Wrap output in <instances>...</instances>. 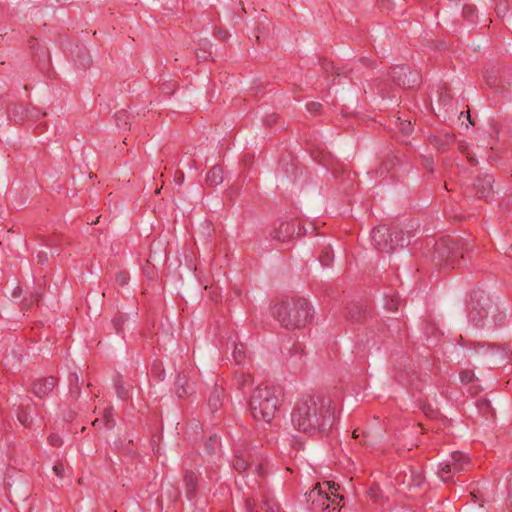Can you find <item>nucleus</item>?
I'll list each match as a JSON object with an SVG mask.
<instances>
[{"label": "nucleus", "instance_id": "nucleus-1", "mask_svg": "<svg viewBox=\"0 0 512 512\" xmlns=\"http://www.w3.org/2000/svg\"><path fill=\"white\" fill-rule=\"evenodd\" d=\"M293 426L304 433H326L335 424V406L329 397L305 396L299 399L292 411Z\"/></svg>", "mask_w": 512, "mask_h": 512}, {"label": "nucleus", "instance_id": "nucleus-2", "mask_svg": "<svg viewBox=\"0 0 512 512\" xmlns=\"http://www.w3.org/2000/svg\"><path fill=\"white\" fill-rule=\"evenodd\" d=\"M274 318L286 329H300L311 322L313 310L305 298L281 301L272 308Z\"/></svg>", "mask_w": 512, "mask_h": 512}, {"label": "nucleus", "instance_id": "nucleus-3", "mask_svg": "<svg viewBox=\"0 0 512 512\" xmlns=\"http://www.w3.org/2000/svg\"><path fill=\"white\" fill-rule=\"evenodd\" d=\"M470 247L471 243L467 240L452 237L442 238L434 245L433 260L440 266L459 267Z\"/></svg>", "mask_w": 512, "mask_h": 512}, {"label": "nucleus", "instance_id": "nucleus-4", "mask_svg": "<svg viewBox=\"0 0 512 512\" xmlns=\"http://www.w3.org/2000/svg\"><path fill=\"white\" fill-rule=\"evenodd\" d=\"M249 406L256 421L270 423L278 408V397L273 388L259 386L253 391Z\"/></svg>", "mask_w": 512, "mask_h": 512}, {"label": "nucleus", "instance_id": "nucleus-5", "mask_svg": "<svg viewBox=\"0 0 512 512\" xmlns=\"http://www.w3.org/2000/svg\"><path fill=\"white\" fill-rule=\"evenodd\" d=\"M339 485L329 481L317 483L306 495V501L311 504V509L320 512H339V503L343 496H339L337 491Z\"/></svg>", "mask_w": 512, "mask_h": 512}, {"label": "nucleus", "instance_id": "nucleus-6", "mask_svg": "<svg viewBox=\"0 0 512 512\" xmlns=\"http://www.w3.org/2000/svg\"><path fill=\"white\" fill-rule=\"evenodd\" d=\"M372 241L375 248L381 252H392L398 247L407 246L410 243V233H405L397 227L388 228L379 225L372 230Z\"/></svg>", "mask_w": 512, "mask_h": 512}, {"label": "nucleus", "instance_id": "nucleus-7", "mask_svg": "<svg viewBox=\"0 0 512 512\" xmlns=\"http://www.w3.org/2000/svg\"><path fill=\"white\" fill-rule=\"evenodd\" d=\"M469 464L470 458L466 454L455 451L450 455L449 459L439 464L437 474L443 482L455 483L454 476L465 470Z\"/></svg>", "mask_w": 512, "mask_h": 512}, {"label": "nucleus", "instance_id": "nucleus-8", "mask_svg": "<svg viewBox=\"0 0 512 512\" xmlns=\"http://www.w3.org/2000/svg\"><path fill=\"white\" fill-rule=\"evenodd\" d=\"M393 82L404 88H414L420 83V75L405 66L395 67L391 72Z\"/></svg>", "mask_w": 512, "mask_h": 512}, {"label": "nucleus", "instance_id": "nucleus-9", "mask_svg": "<svg viewBox=\"0 0 512 512\" xmlns=\"http://www.w3.org/2000/svg\"><path fill=\"white\" fill-rule=\"evenodd\" d=\"M294 233L295 223L293 221L277 220L273 223L269 236L271 240L288 242Z\"/></svg>", "mask_w": 512, "mask_h": 512}, {"label": "nucleus", "instance_id": "nucleus-10", "mask_svg": "<svg viewBox=\"0 0 512 512\" xmlns=\"http://www.w3.org/2000/svg\"><path fill=\"white\" fill-rule=\"evenodd\" d=\"M8 115L11 120L18 123L25 119H38L40 116H45V112H40L37 108L24 107L21 104H12L8 107Z\"/></svg>", "mask_w": 512, "mask_h": 512}, {"label": "nucleus", "instance_id": "nucleus-11", "mask_svg": "<svg viewBox=\"0 0 512 512\" xmlns=\"http://www.w3.org/2000/svg\"><path fill=\"white\" fill-rule=\"evenodd\" d=\"M57 385V378L53 376L36 379L32 383L31 391L38 397L43 398L53 391Z\"/></svg>", "mask_w": 512, "mask_h": 512}, {"label": "nucleus", "instance_id": "nucleus-12", "mask_svg": "<svg viewBox=\"0 0 512 512\" xmlns=\"http://www.w3.org/2000/svg\"><path fill=\"white\" fill-rule=\"evenodd\" d=\"M494 178L490 174L478 176L474 182L475 196L479 199L489 198L493 194Z\"/></svg>", "mask_w": 512, "mask_h": 512}, {"label": "nucleus", "instance_id": "nucleus-13", "mask_svg": "<svg viewBox=\"0 0 512 512\" xmlns=\"http://www.w3.org/2000/svg\"><path fill=\"white\" fill-rule=\"evenodd\" d=\"M490 310H497L492 303L489 302L485 306H480V304L477 303V305L473 306V308L470 310L469 319L474 323L475 326L479 327L482 325L483 320L487 318Z\"/></svg>", "mask_w": 512, "mask_h": 512}, {"label": "nucleus", "instance_id": "nucleus-14", "mask_svg": "<svg viewBox=\"0 0 512 512\" xmlns=\"http://www.w3.org/2000/svg\"><path fill=\"white\" fill-rule=\"evenodd\" d=\"M369 314V309L363 303H351L347 307V318L353 322H363Z\"/></svg>", "mask_w": 512, "mask_h": 512}, {"label": "nucleus", "instance_id": "nucleus-15", "mask_svg": "<svg viewBox=\"0 0 512 512\" xmlns=\"http://www.w3.org/2000/svg\"><path fill=\"white\" fill-rule=\"evenodd\" d=\"M185 484L186 496L189 500H192L196 495L198 477L193 471L186 470L183 476Z\"/></svg>", "mask_w": 512, "mask_h": 512}, {"label": "nucleus", "instance_id": "nucleus-16", "mask_svg": "<svg viewBox=\"0 0 512 512\" xmlns=\"http://www.w3.org/2000/svg\"><path fill=\"white\" fill-rule=\"evenodd\" d=\"M455 140V136L450 133H446L443 136L433 135L430 137V143L439 152H444L446 148L452 144Z\"/></svg>", "mask_w": 512, "mask_h": 512}, {"label": "nucleus", "instance_id": "nucleus-17", "mask_svg": "<svg viewBox=\"0 0 512 512\" xmlns=\"http://www.w3.org/2000/svg\"><path fill=\"white\" fill-rule=\"evenodd\" d=\"M252 384V375L243 372L237 373L233 380V385L243 394H246L247 390L252 386Z\"/></svg>", "mask_w": 512, "mask_h": 512}, {"label": "nucleus", "instance_id": "nucleus-18", "mask_svg": "<svg viewBox=\"0 0 512 512\" xmlns=\"http://www.w3.org/2000/svg\"><path fill=\"white\" fill-rule=\"evenodd\" d=\"M251 454L249 451H236L235 458L233 460V467L235 470L242 472L250 466Z\"/></svg>", "mask_w": 512, "mask_h": 512}, {"label": "nucleus", "instance_id": "nucleus-19", "mask_svg": "<svg viewBox=\"0 0 512 512\" xmlns=\"http://www.w3.org/2000/svg\"><path fill=\"white\" fill-rule=\"evenodd\" d=\"M223 180V169L219 165L213 166L206 175V184L210 187L221 184Z\"/></svg>", "mask_w": 512, "mask_h": 512}, {"label": "nucleus", "instance_id": "nucleus-20", "mask_svg": "<svg viewBox=\"0 0 512 512\" xmlns=\"http://www.w3.org/2000/svg\"><path fill=\"white\" fill-rule=\"evenodd\" d=\"M175 386V393L179 398H184L191 393V386L188 383V380L186 379L185 375L178 374L176 381L174 383Z\"/></svg>", "mask_w": 512, "mask_h": 512}, {"label": "nucleus", "instance_id": "nucleus-21", "mask_svg": "<svg viewBox=\"0 0 512 512\" xmlns=\"http://www.w3.org/2000/svg\"><path fill=\"white\" fill-rule=\"evenodd\" d=\"M223 389L214 387L208 398V406L212 412H216L220 409L223 400Z\"/></svg>", "mask_w": 512, "mask_h": 512}, {"label": "nucleus", "instance_id": "nucleus-22", "mask_svg": "<svg viewBox=\"0 0 512 512\" xmlns=\"http://www.w3.org/2000/svg\"><path fill=\"white\" fill-rule=\"evenodd\" d=\"M69 381V395L73 399H77L80 396V388L83 384V381L80 380L79 375L77 373H70L68 377Z\"/></svg>", "mask_w": 512, "mask_h": 512}, {"label": "nucleus", "instance_id": "nucleus-23", "mask_svg": "<svg viewBox=\"0 0 512 512\" xmlns=\"http://www.w3.org/2000/svg\"><path fill=\"white\" fill-rule=\"evenodd\" d=\"M395 161L396 158L394 156H387V158L382 161L380 166L377 169H375L374 173L376 174V176H386L390 172V170L395 166Z\"/></svg>", "mask_w": 512, "mask_h": 512}, {"label": "nucleus", "instance_id": "nucleus-24", "mask_svg": "<svg viewBox=\"0 0 512 512\" xmlns=\"http://www.w3.org/2000/svg\"><path fill=\"white\" fill-rule=\"evenodd\" d=\"M114 385H115L116 394H117L118 398H120L122 400H126L129 397V388H127L124 385L122 376L118 375L114 379Z\"/></svg>", "mask_w": 512, "mask_h": 512}, {"label": "nucleus", "instance_id": "nucleus-25", "mask_svg": "<svg viewBox=\"0 0 512 512\" xmlns=\"http://www.w3.org/2000/svg\"><path fill=\"white\" fill-rule=\"evenodd\" d=\"M29 407H19V411L17 413V417H18V420L19 422L25 426V427H29L32 423V417L30 415V412H29Z\"/></svg>", "mask_w": 512, "mask_h": 512}, {"label": "nucleus", "instance_id": "nucleus-26", "mask_svg": "<svg viewBox=\"0 0 512 512\" xmlns=\"http://www.w3.org/2000/svg\"><path fill=\"white\" fill-rule=\"evenodd\" d=\"M262 509L264 512H280L278 503L270 497H265L263 499Z\"/></svg>", "mask_w": 512, "mask_h": 512}, {"label": "nucleus", "instance_id": "nucleus-27", "mask_svg": "<svg viewBox=\"0 0 512 512\" xmlns=\"http://www.w3.org/2000/svg\"><path fill=\"white\" fill-rule=\"evenodd\" d=\"M333 259H334L333 252L328 247L323 249L319 256V261L322 264V266H324V267L329 266L332 263Z\"/></svg>", "mask_w": 512, "mask_h": 512}, {"label": "nucleus", "instance_id": "nucleus-28", "mask_svg": "<svg viewBox=\"0 0 512 512\" xmlns=\"http://www.w3.org/2000/svg\"><path fill=\"white\" fill-rule=\"evenodd\" d=\"M245 353L246 349L243 344L235 345L232 355L237 364H241L245 360Z\"/></svg>", "mask_w": 512, "mask_h": 512}, {"label": "nucleus", "instance_id": "nucleus-29", "mask_svg": "<svg viewBox=\"0 0 512 512\" xmlns=\"http://www.w3.org/2000/svg\"><path fill=\"white\" fill-rule=\"evenodd\" d=\"M113 408L108 407L103 412V423L107 428H113L115 421L113 419Z\"/></svg>", "mask_w": 512, "mask_h": 512}, {"label": "nucleus", "instance_id": "nucleus-30", "mask_svg": "<svg viewBox=\"0 0 512 512\" xmlns=\"http://www.w3.org/2000/svg\"><path fill=\"white\" fill-rule=\"evenodd\" d=\"M409 477L411 479V484L415 487H421L424 482V476L421 472L410 470Z\"/></svg>", "mask_w": 512, "mask_h": 512}, {"label": "nucleus", "instance_id": "nucleus-31", "mask_svg": "<svg viewBox=\"0 0 512 512\" xmlns=\"http://www.w3.org/2000/svg\"><path fill=\"white\" fill-rule=\"evenodd\" d=\"M125 322V318L122 315L115 316L111 320V324L114 327L117 334L122 332V326Z\"/></svg>", "mask_w": 512, "mask_h": 512}, {"label": "nucleus", "instance_id": "nucleus-32", "mask_svg": "<svg viewBox=\"0 0 512 512\" xmlns=\"http://www.w3.org/2000/svg\"><path fill=\"white\" fill-rule=\"evenodd\" d=\"M399 129L404 135H409L413 131V126L410 121L398 119Z\"/></svg>", "mask_w": 512, "mask_h": 512}, {"label": "nucleus", "instance_id": "nucleus-33", "mask_svg": "<svg viewBox=\"0 0 512 512\" xmlns=\"http://www.w3.org/2000/svg\"><path fill=\"white\" fill-rule=\"evenodd\" d=\"M477 407L483 415H487L490 412V402L487 399H478Z\"/></svg>", "mask_w": 512, "mask_h": 512}, {"label": "nucleus", "instance_id": "nucleus-34", "mask_svg": "<svg viewBox=\"0 0 512 512\" xmlns=\"http://www.w3.org/2000/svg\"><path fill=\"white\" fill-rule=\"evenodd\" d=\"M115 281L120 286H125L128 283V281H129V274L127 272H125V271H119L115 275Z\"/></svg>", "mask_w": 512, "mask_h": 512}, {"label": "nucleus", "instance_id": "nucleus-35", "mask_svg": "<svg viewBox=\"0 0 512 512\" xmlns=\"http://www.w3.org/2000/svg\"><path fill=\"white\" fill-rule=\"evenodd\" d=\"M462 14L465 18L471 20L476 14V7L474 5H465Z\"/></svg>", "mask_w": 512, "mask_h": 512}, {"label": "nucleus", "instance_id": "nucleus-36", "mask_svg": "<svg viewBox=\"0 0 512 512\" xmlns=\"http://www.w3.org/2000/svg\"><path fill=\"white\" fill-rule=\"evenodd\" d=\"M474 377L473 371L465 370L460 373V380L462 383L467 384L472 381Z\"/></svg>", "mask_w": 512, "mask_h": 512}, {"label": "nucleus", "instance_id": "nucleus-37", "mask_svg": "<svg viewBox=\"0 0 512 512\" xmlns=\"http://www.w3.org/2000/svg\"><path fill=\"white\" fill-rule=\"evenodd\" d=\"M48 442L51 446L59 447L62 445V439L57 434H51L48 437Z\"/></svg>", "mask_w": 512, "mask_h": 512}, {"label": "nucleus", "instance_id": "nucleus-38", "mask_svg": "<svg viewBox=\"0 0 512 512\" xmlns=\"http://www.w3.org/2000/svg\"><path fill=\"white\" fill-rule=\"evenodd\" d=\"M306 108L311 113H318L321 109V104L319 102H309L306 104Z\"/></svg>", "mask_w": 512, "mask_h": 512}, {"label": "nucleus", "instance_id": "nucleus-39", "mask_svg": "<svg viewBox=\"0 0 512 512\" xmlns=\"http://www.w3.org/2000/svg\"><path fill=\"white\" fill-rule=\"evenodd\" d=\"M214 34H215V36L217 38H219L221 40H226V39H228L230 37L229 32L227 30H224V29H221V28L215 30Z\"/></svg>", "mask_w": 512, "mask_h": 512}, {"label": "nucleus", "instance_id": "nucleus-40", "mask_svg": "<svg viewBox=\"0 0 512 512\" xmlns=\"http://www.w3.org/2000/svg\"><path fill=\"white\" fill-rule=\"evenodd\" d=\"M53 471L58 477H63L64 475V466L62 463H56L53 466Z\"/></svg>", "mask_w": 512, "mask_h": 512}, {"label": "nucleus", "instance_id": "nucleus-41", "mask_svg": "<svg viewBox=\"0 0 512 512\" xmlns=\"http://www.w3.org/2000/svg\"><path fill=\"white\" fill-rule=\"evenodd\" d=\"M423 412L427 417L433 418L436 417L437 411L434 410L431 406H424Z\"/></svg>", "mask_w": 512, "mask_h": 512}, {"label": "nucleus", "instance_id": "nucleus-42", "mask_svg": "<svg viewBox=\"0 0 512 512\" xmlns=\"http://www.w3.org/2000/svg\"><path fill=\"white\" fill-rule=\"evenodd\" d=\"M38 263L44 265L48 261V254L44 251H40L37 254Z\"/></svg>", "mask_w": 512, "mask_h": 512}, {"label": "nucleus", "instance_id": "nucleus-43", "mask_svg": "<svg viewBox=\"0 0 512 512\" xmlns=\"http://www.w3.org/2000/svg\"><path fill=\"white\" fill-rule=\"evenodd\" d=\"M386 308L390 311H397L398 310V301L395 300V299H390L387 303H386Z\"/></svg>", "mask_w": 512, "mask_h": 512}, {"label": "nucleus", "instance_id": "nucleus-44", "mask_svg": "<svg viewBox=\"0 0 512 512\" xmlns=\"http://www.w3.org/2000/svg\"><path fill=\"white\" fill-rule=\"evenodd\" d=\"M277 121V116L275 114L267 115L264 119V123L267 126H272Z\"/></svg>", "mask_w": 512, "mask_h": 512}, {"label": "nucleus", "instance_id": "nucleus-45", "mask_svg": "<svg viewBox=\"0 0 512 512\" xmlns=\"http://www.w3.org/2000/svg\"><path fill=\"white\" fill-rule=\"evenodd\" d=\"M485 78H486V83L491 86V87H495L496 84H497V78L494 77V76H488L487 74H485Z\"/></svg>", "mask_w": 512, "mask_h": 512}, {"label": "nucleus", "instance_id": "nucleus-46", "mask_svg": "<svg viewBox=\"0 0 512 512\" xmlns=\"http://www.w3.org/2000/svg\"><path fill=\"white\" fill-rule=\"evenodd\" d=\"M175 181L178 185H181L184 181V173L181 171H178L175 175Z\"/></svg>", "mask_w": 512, "mask_h": 512}, {"label": "nucleus", "instance_id": "nucleus-47", "mask_svg": "<svg viewBox=\"0 0 512 512\" xmlns=\"http://www.w3.org/2000/svg\"><path fill=\"white\" fill-rule=\"evenodd\" d=\"M115 117L117 121H124L127 118V113L126 111H119L115 114Z\"/></svg>", "mask_w": 512, "mask_h": 512}, {"label": "nucleus", "instance_id": "nucleus-48", "mask_svg": "<svg viewBox=\"0 0 512 512\" xmlns=\"http://www.w3.org/2000/svg\"><path fill=\"white\" fill-rule=\"evenodd\" d=\"M508 503L510 506H512V481H510L508 488Z\"/></svg>", "mask_w": 512, "mask_h": 512}, {"label": "nucleus", "instance_id": "nucleus-49", "mask_svg": "<svg viewBox=\"0 0 512 512\" xmlns=\"http://www.w3.org/2000/svg\"><path fill=\"white\" fill-rule=\"evenodd\" d=\"M305 234H307V229L304 226H299L298 227V231H297V235L301 236V235H305Z\"/></svg>", "mask_w": 512, "mask_h": 512}, {"label": "nucleus", "instance_id": "nucleus-50", "mask_svg": "<svg viewBox=\"0 0 512 512\" xmlns=\"http://www.w3.org/2000/svg\"><path fill=\"white\" fill-rule=\"evenodd\" d=\"M488 350H491L492 352H500V348L496 345H488L487 346V351Z\"/></svg>", "mask_w": 512, "mask_h": 512}, {"label": "nucleus", "instance_id": "nucleus-51", "mask_svg": "<svg viewBox=\"0 0 512 512\" xmlns=\"http://www.w3.org/2000/svg\"><path fill=\"white\" fill-rule=\"evenodd\" d=\"M103 422V420H100V419H95L93 422H92V425L94 427H100L101 423Z\"/></svg>", "mask_w": 512, "mask_h": 512}, {"label": "nucleus", "instance_id": "nucleus-52", "mask_svg": "<svg viewBox=\"0 0 512 512\" xmlns=\"http://www.w3.org/2000/svg\"><path fill=\"white\" fill-rule=\"evenodd\" d=\"M353 437H354V438H358V437H360V433H359V430H358V429H355V430L353 431Z\"/></svg>", "mask_w": 512, "mask_h": 512}, {"label": "nucleus", "instance_id": "nucleus-53", "mask_svg": "<svg viewBox=\"0 0 512 512\" xmlns=\"http://www.w3.org/2000/svg\"><path fill=\"white\" fill-rule=\"evenodd\" d=\"M360 62H361L363 65H368V64H369V61H368V59H366V58H361V59H360Z\"/></svg>", "mask_w": 512, "mask_h": 512}, {"label": "nucleus", "instance_id": "nucleus-54", "mask_svg": "<svg viewBox=\"0 0 512 512\" xmlns=\"http://www.w3.org/2000/svg\"><path fill=\"white\" fill-rule=\"evenodd\" d=\"M238 4L241 6V11H242V12H244V13H246V9H245V7H244V5H243V2H242V1H239V3H238Z\"/></svg>", "mask_w": 512, "mask_h": 512}, {"label": "nucleus", "instance_id": "nucleus-55", "mask_svg": "<svg viewBox=\"0 0 512 512\" xmlns=\"http://www.w3.org/2000/svg\"><path fill=\"white\" fill-rule=\"evenodd\" d=\"M507 206H510V210L512 211V196L508 199Z\"/></svg>", "mask_w": 512, "mask_h": 512}, {"label": "nucleus", "instance_id": "nucleus-56", "mask_svg": "<svg viewBox=\"0 0 512 512\" xmlns=\"http://www.w3.org/2000/svg\"><path fill=\"white\" fill-rule=\"evenodd\" d=\"M397 327H398V334H399V335L397 336V338H398V339H401V338H402V336H401V334H400V326H399V324H397Z\"/></svg>", "mask_w": 512, "mask_h": 512}, {"label": "nucleus", "instance_id": "nucleus-57", "mask_svg": "<svg viewBox=\"0 0 512 512\" xmlns=\"http://www.w3.org/2000/svg\"><path fill=\"white\" fill-rule=\"evenodd\" d=\"M507 255L512 257V246L509 248L508 252H507Z\"/></svg>", "mask_w": 512, "mask_h": 512}, {"label": "nucleus", "instance_id": "nucleus-58", "mask_svg": "<svg viewBox=\"0 0 512 512\" xmlns=\"http://www.w3.org/2000/svg\"><path fill=\"white\" fill-rule=\"evenodd\" d=\"M467 119L469 120V122H470V124H471V125H474V123L471 121V118H470L469 113H467Z\"/></svg>", "mask_w": 512, "mask_h": 512}, {"label": "nucleus", "instance_id": "nucleus-59", "mask_svg": "<svg viewBox=\"0 0 512 512\" xmlns=\"http://www.w3.org/2000/svg\"><path fill=\"white\" fill-rule=\"evenodd\" d=\"M256 470L258 471L259 474H261V472H260L261 471V465H257L256 466Z\"/></svg>", "mask_w": 512, "mask_h": 512}, {"label": "nucleus", "instance_id": "nucleus-60", "mask_svg": "<svg viewBox=\"0 0 512 512\" xmlns=\"http://www.w3.org/2000/svg\"><path fill=\"white\" fill-rule=\"evenodd\" d=\"M476 346H477V347H481V348H484V347H485V345H484V344H480V343H477V344L475 345V347H476Z\"/></svg>", "mask_w": 512, "mask_h": 512}]
</instances>
